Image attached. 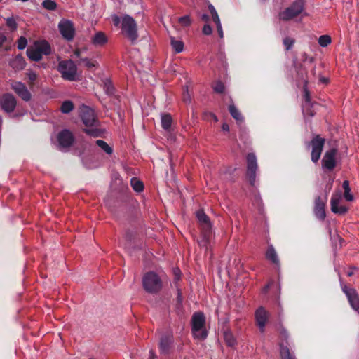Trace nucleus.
Listing matches in <instances>:
<instances>
[{
	"label": "nucleus",
	"mask_w": 359,
	"mask_h": 359,
	"mask_svg": "<svg viewBox=\"0 0 359 359\" xmlns=\"http://www.w3.org/2000/svg\"><path fill=\"white\" fill-rule=\"evenodd\" d=\"M130 184L134 191L136 192H141L144 189V184L143 182L138 180L137 177H133L130 180Z\"/></svg>",
	"instance_id": "7c9ffc66"
},
{
	"label": "nucleus",
	"mask_w": 359,
	"mask_h": 359,
	"mask_svg": "<svg viewBox=\"0 0 359 359\" xmlns=\"http://www.w3.org/2000/svg\"><path fill=\"white\" fill-rule=\"evenodd\" d=\"M325 139L320 137V135H314L310 141L304 142L307 150L311 148V160L313 163H317L322 154L325 146Z\"/></svg>",
	"instance_id": "20e7f679"
},
{
	"label": "nucleus",
	"mask_w": 359,
	"mask_h": 359,
	"mask_svg": "<svg viewBox=\"0 0 359 359\" xmlns=\"http://www.w3.org/2000/svg\"><path fill=\"white\" fill-rule=\"evenodd\" d=\"M80 117L83 123L87 127H97L100 124L95 111L89 107L83 105L80 109Z\"/></svg>",
	"instance_id": "1a4fd4ad"
},
{
	"label": "nucleus",
	"mask_w": 359,
	"mask_h": 359,
	"mask_svg": "<svg viewBox=\"0 0 359 359\" xmlns=\"http://www.w3.org/2000/svg\"><path fill=\"white\" fill-rule=\"evenodd\" d=\"M337 149L332 148L325 151L322 159V168L325 170L332 171L337 166Z\"/></svg>",
	"instance_id": "ddd939ff"
},
{
	"label": "nucleus",
	"mask_w": 359,
	"mask_h": 359,
	"mask_svg": "<svg viewBox=\"0 0 359 359\" xmlns=\"http://www.w3.org/2000/svg\"><path fill=\"white\" fill-rule=\"evenodd\" d=\"M121 27L123 33L132 43H134L138 38L137 24L135 20L128 15H125L122 20Z\"/></svg>",
	"instance_id": "0eeeda50"
},
{
	"label": "nucleus",
	"mask_w": 359,
	"mask_h": 359,
	"mask_svg": "<svg viewBox=\"0 0 359 359\" xmlns=\"http://www.w3.org/2000/svg\"><path fill=\"white\" fill-rule=\"evenodd\" d=\"M224 339L226 344L229 347H233L237 344L236 338L229 330L224 332Z\"/></svg>",
	"instance_id": "a878e982"
},
{
	"label": "nucleus",
	"mask_w": 359,
	"mask_h": 359,
	"mask_svg": "<svg viewBox=\"0 0 359 359\" xmlns=\"http://www.w3.org/2000/svg\"><path fill=\"white\" fill-rule=\"evenodd\" d=\"M305 8L304 0H295L290 6L279 13V18L283 21H289L299 15Z\"/></svg>",
	"instance_id": "423d86ee"
},
{
	"label": "nucleus",
	"mask_w": 359,
	"mask_h": 359,
	"mask_svg": "<svg viewBox=\"0 0 359 359\" xmlns=\"http://www.w3.org/2000/svg\"><path fill=\"white\" fill-rule=\"evenodd\" d=\"M283 43L286 50H290L295 43V39L289 36L283 39Z\"/></svg>",
	"instance_id": "4c0bfd02"
},
{
	"label": "nucleus",
	"mask_w": 359,
	"mask_h": 359,
	"mask_svg": "<svg viewBox=\"0 0 359 359\" xmlns=\"http://www.w3.org/2000/svg\"><path fill=\"white\" fill-rule=\"evenodd\" d=\"M222 128L224 131H229V126L227 123H224L222 126Z\"/></svg>",
	"instance_id": "e2e57ef3"
},
{
	"label": "nucleus",
	"mask_w": 359,
	"mask_h": 359,
	"mask_svg": "<svg viewBox=\"0 0 359 359\" xmlns=\"http://www.w3.org/2000/svg\"><path fill=\"white\" fill-rule=\"evenodd\" d=\"M11 89L24 101L29 102L32 99V94L25 83L20 81H12Z\"/></svg>",
	"instance_id": "2eb2a0df"
},
{
	"label": "nucleus",
	"mask_w": 359,
	"mask_h": 359,
	"mask_svg": "<svg viewBox=\"0 0 359 359\" xmlns=\"http://www.w3.org/2000/svg\"><path fill=\"white\" fill-rule=\"evenodd\" d=\"M92 43L95 46H102L107 42V37L102 32H97L91 39Z\"/></svg>",
	"instance_id": "412c9836"
},
{
	"label": "nucleus",
	"mask_w": 359,
	"mask_h": 359,
	"mask_svg": "<svg viewBox=\"0 0 359 359\" xmlns=\"http://www.w3.org/2000/svg\"><path fill=\"white\" fill-rule=\"evenodd\" d=\"M332 42L331 37L328 35H322L318 39V43L322 47H326Z\"/></svg>",
	"instance_id": "e433bc0d"
},
{
	"label": "nucleus",
	"mask_w": 359,
	"mask_h": 359,
	"mask_svg": "<svg viewBox=\"0 0 359 359\" xmlns=\"http://www.w3.org/2000/svg\"><path fill=\"white\" fill-rule=\"evenodd\" d=\"M111 18L114 25L118 27L121 22L120 18L117 15H114Z\"/></svg>",
	"instance_id": "5fc2aeb1"
},
{
	"label": "nucleus",
	"mask_w": 359,
	"mask_h": 359,
	"mask_svg": "<svg viewBox=\"0 0 359 359\" xmlns=\"http://www.w3.org/2000/svg\"><path fill=\"white\" fill-rule=\"evenodd\" d=\"M142 286L147 292L157 294L163 287V282L157 273L149 271L142 277Z\"/></svg>",
	"instance_id": "7ed1b4c3"
},
{
	"label": "nucleus",
	"mask_w": 359,
	"mask_h": 359,
	"mask_svg": "<svg viewBox=\"0 0 359 359\" xmlns=\"http://www.w3.org/2000/svg\"><path fill=\"white\" fill-rule=\"evenodd\" d=\"M339 281L341 290L345 294L351 308L355 311H359V295L357 290L345 284L340 276Z\"/></svg>",
	"instance_id": "6e6552de"
},
{
	"label": "nucleus",
	"mask_w": 359,
	"mask_h": 359,
	"mask_svg": "<svg viewBox=\"0 0 359 359\" xmlns=\"http://www.w3.org/2000/svg\"><path fill=\"white\" fill-rule=\"evenodd\" d=\"M174 347V336L172 332H167L161 335L158 348L160 354L168 355L172 351Z\"/></svg>",
	"instance_id": "9b49d317"
},
{
	"label": "nucleus",
	"mask_w": 359,
	"mask_h": 359,
	"mask_svg": "<svg viewBox=\"0 0 359 359\" xmlns=\"http://www.w3.org/2000/svg\"><path fill=\"white\" fill-rule=\"evenodd\" d=\"M208 9H209V11H210V12L211 15H212V14H213V13H217L216 9L215 8V7H214L211 4H210L208 5Z\"/></svg>",
	"instance_id": "052dcab7"
},
{
	"label": "nucleus",
	"mask_w": 359,
	"mask_h": 359,
	"mask_svg": "<svg viewBox=\"0 0 359 359\" xmlns=\"http://www.w3.org/2000/svg\"><path fill=\"white\" fill-rule=\"evenodd\" d=\"M180 279V276L175 274V282L178 281Z\"/></svg>",
	"instance_id": "774afa93"
},
{
	"label": "nucleus",
	"mask_w": 359,
	"mask_h": 359,
	"mask_svg": "<svg viewBox=\"0 0 359 359\" xmlns=\"http://www.w3.org/2000/svg\"><path fill=\"white\" fill-rule=\"evenodd\" d=\"M8 42V38L6 36V32L4 29L0 27V48L3 47L4 43Z\"/></svg>",
	"instance_id": "c03bdc74"
},
{
	"label": "nucleus",
	"mask_w": 359,
	"mask_h": 359,
	"mask_svg": "<svg viewBox=\"0 0 359 359\" xmlns=\"http://www.w3.org/2000/svg\"><path fill=\"white\" fill-rule=\"evenodd\" d=\"M74 108V103L70 100L64 101L60 107V110L63 114H69Z\"/></svg>",
	"instance_id": "72a5a7b5"
},
{
	"label": "nucleus",
	"mask_w": 359,
	"mask_h": 359,
	"mask_svg": "<svg viewBox=\"0 0 359 359\" xmlns=\"http://www.w3.org/2000/svg\"><path fill=\"white\" fill-rule=\"evenodd\" d=\"M172 118L169 114H163L161 115V122L162 128L166 130L170 131L172 123Z\"/></svg>",
	"instance_id": "4be33fe9"
},
{
	"label": "nucleus",
	"mask_w": 359,
	"mask_h": 359,
	"mask_svg": "<svg viewBox=\"0 0 359 359\" xmlns=\"http://www.w3.org/2000/svg\"><path fill=\"white\" fill-rule=\"evenodd\" d=\"M266 257L269 260H270L274 264H276L277 266L279 265V259L278 257V255L276 252L275 248L272 245H270L268 248L266 253Z\"/></svg>",
	"instance_id": "b1692460"
},
{
	"label": "nucleus",
	"mask_w": 359,
	"mask_h": 359,
	"mask_svg": "<svg viewBox=\"0 0 359 359\" xmlns=\"http://www.w3.org/2000/svg\"><path fill=\"white\" fill-rule=\"evenodd\" d=\"M135 236H136V233L133 231L128 230L126 232V235H125L126 239L130 242L133 241L135 238Z\"/></svg>",
	"instance_id": "8fccbe9b"
},
{
	"label": "nucleus",
	"mask_w": 359,
	"mask_h": 359,
	"mask_svg": "<svg viewBox=\"0 0 359 359\" xmlns=\"http://www.w3.org/2000/svg\"><path fill=\"white\" fill-rule=\"evenodd\" d=\"M176 287H177V290L176 305H177V308H180L182 306L183 297H182V292L181 289L178 286H176Z\"/></svg>",
	"instance_id": "49530a36"
},
{
	"label": "nucleus",
	"mask_w": 359,
	"mask_h": 359,
	"mask_svg": "<svg viewBox=\"0 0 359 359\" xmlns=\"http://www.w3.org/2000/svg\"><path fill=\"white\" fill-rule=\"evenodd\" d=\"M229 111L231 114V116L238 121H242L243 118L238 111V109L235 107L234 104H230L229 106Z\"/></svg>",
	"instance_id": "2f4dec72"
},
{
	"label": "nucleus",
	"mask_w": 359,
	"mask_h": 359,
	"mask_svg": "<svg viewBox=\"0 0 359 359\" xmlns=\"http://www.w3.org/2000/svg\"><path fill=\"white\" fill-rule=\"evenodd\" d=\"M212 32V29L210 25H205L203 27V33L205 35H210Z\"/></svg>",
	"instance_id": "603ef678"
},
{
	"label": "nucleus",
	"mask_w": 359,
	"mask_h": 359,
	"mask_svg": "<svg viewBox=\"0 0 359 359\" xmlns=\"http://www.w3.org/2000/svg\"><path fill=\"white\" fill-rule=\"evenodd\" d=\"M171 46L177 53H181L184 48V43L182 41L175 40L171 38Z\"/></svg>",
	"instance_id": "c9c22d12"
},
{
	"label": "nucleus",
	"mask_w": 359,
	"mask_h": 359,
	"mask_svg": "<svg viewBox=\"0 0 359 359\" xmlns=\"http://www.w3.org/2000/svg\"><path fill=\"white\" fill-rule=\"evenodd\" d=\"M342 188L344 189V197L347 201H353L354 199L353 196L351 194V188L349 182L344 180L342 183Z\"/></svg>",
	"instance_id": "cd10ccee"
},
{
	"label": "nucleus",
	"mask_w": 359,
	"mask_h": 359,
	"mask_svg": "<svg viewBox=\"0 0 359 359\" xmlns=\"http://www.w3.org/2000/svg\"><path fill=\"white\" fill-rule=\"evenodd\" d=\"M27 57L32 61L38 62L40 61L42 58V55L39 51V50L36 48H27Z\"/></svg>",
	"instance_id": "bb28decb"
},
{
	"label": "nucleus",
	"mask_w": 359,
	"mask_h": 359,
	"mask_svg": "<svg viewBox=\"0 0 359 359\" xmlns=\"http://www.w3.org/2000/svg\"><path fill=\"white\" fill-rule=\"evenodd\" d=\"M280 348L281 359H296L295 357L290 353V351L287 346H284L283 344H280Z\"/></svg>",
	"instance_id": "c756f323"
},
{
	"label": "nucleus",
	"mask_w": 359,
	"mask_h": 359,
	"mask_svg": "<svg viewBox=\"0 0 359 359\" xmlns=\"http://www.w3.org/2000/svg\"><path fill=\"white\" fill-rule=\"evenodd\" d=\"M341 195L339 194H333L330 200L331 210L340 215H345L348 212V208L344 205H339Z\"/></svg>",
	"instance_id": "a211bd4d"
},
{
	"label": "nucleus",
	"mask_w": 359,
	"mask_h": 359,
	"mask_svg": "<svg viewBox=\"0 0 359 359\" xmlns=\"http://www.w3.org/2000/svg\"><path fill=\"white\" fill-rule=\"evenodd\" d=\"M81 62H82L84 65L88 68V69H90L93 67H95L96 65H97V62L95 61V60H89L88 58L87 57H85V58H81Z\"/></svg>",
	"instance_id": "37998d69"
},
{
	"label": "nucleus",
	"mask_w": 359,
	"mask_h": 359,
	"mask_svg": "<svg viewBox=\"0 0 359 359\" xmlns=\"http://www.w3.org/2000/svg\"><path fill=\"white\" fill-rule=\"evenodd\" d=\"M196 217L201 227V236L203 238L201 245L206 246L212 235V224L210 217L203 210H199L196 212Z\"/></svg>",
	"instance_id": "39448f33"
},
{
	"label": "nucleus",
	"mask_w": 359,
	"mask_h": 359,
	"mask_svg": "<svg viewBox=\"0 0 359 359\" xmlns=\"http://www.w3.org/2000/svg\"><path fill=\"white\" fill-rule=\"evenodd\" d=\"M302 62L309 61L310 63H312L314 61L313 57H309L307 53H303L301 55Z\"/></svg>",
	"instance_id": "864d4df0"
},
{
	"label": "nucleus",
	"mask_w": 359,
	"mask_h": 359,
	"mask_svg": "<svg viewBox=\"0 0 359 359\" xmlns=\"http://www.w3.org/2000/svg\"><path fill=\"white\" fill-rule=\"evenodd\" d=\"M178 22L183 27H189L191 24V20L188 15L180 17Z\"/></svg>",
	"instance_id": "a19ab883"
},
{
	"label": "nucleus",
	"mask_w": 359,
	"mask_h": 359,
	"mask_svg": "<svg viewBox=\"0 0 359 359\" xmlns=\"http://www.w3.org/2000/svg\"><path fill=\"white\" fill-rule=\"evenodd\" d=\"M294 68L299 79L304 81L307 80V70L302 64H294Z\"/></svg>",
	"instance_id": "c85d7f7f"
},
{
	"label": "nucleus",
	"mask_w": 359,
	"mask_h": 359,
	"mask_svg": "<svg viewBox=\"0 0 359 359\" xmlns=\"http://www.w3.org/2000/svg\"><path fill=\"white\" fill-rule=\"evenodd\" d=\"M83 131L88 135L93 137H102L104 136V134L105 133V130L104 129L101 128H84Z\"/></svg>",
	"instance_id": "5701e85b"
},
{
	"label": "nucleus",
	"mask_w": 359,
	"mask_h": 359,
	"mask_svg": "<svg viewBox=\"0 0 359 359\" xmlns=\"http://www.w3.org/2000/svg\"><path fill=\"white\" fill-rule=\"evenodd\" d=\"M149 354H150V356H149L150 359H156V355L154 350H150Z\"/></svg>",
	"instance_id": "680f3d73"
},
{
	"label": "nucleus",
	"mask_w": 359,
	"mask_h": 359,
	"mask_svg": "<svg viewBox=\"0 0 359 359\" xmlns=\"http://www.w3.org/2000/svg\"><path fill=\"white\" fill-rule=\"evenodd\" d=\"M354 274V272L353 270H350L347 271L346 275L349 277L352 276Z\"/></svg>",
	"instance_id": "338daca9"
},
{
	"label": "nucleus",
	"mask_w": 359,
	"mask_h": 359,
	"mask_svg": "<svg viewBox=\"0 0 359 359\" xmlns=\"http://www.w3.org/2000/svg\"><path fill=\"white\" fill-rule=\"evenodd\" d=\"M74 55L76 57L79 58L80 60H81V58H82V57H81V50L80 49H79V48H76V49L74 51Z\"/></svg>",
	"instance_id": "13d9d810"
},
{
	"label": "nucleus",
	"mask_w": 359,
	"mask_h": 359,
	"mask_svg": "<svg viewBox=\"0 0 359 359\" xmlns=\"http://www.w3.org/2000/svg\"><path fill=\"white\" fill-rule=\"evenodd\" d=\"M325 207V202L321 199L320 196H318L315 199L314 212L316 216L321 220H323L326 216Z\"/></svg>",
	"instance_id": "6ab92c4d"
},
{
	"label": "nucleus",
	"mask_w": 359,
	"mask_h": 359,
	"mask_svg": "<svg viewBox=\"0 0 359 359\" xmlns=\"http://www.w3.org/2000/svg\"><path fill=\"white\" fill-rule=\"evenodd\" d=\"M58 29L63 39L65 40L70 41L74 38L75 27L71 20L62 19L58 24Z\"/></svg>",
	"instance_id": "f8f14e48"
},
{
	"label": "nucleus",
	"mask_w": 359,
	"mask_h": 359,
	"mask_svg": "<svg viewBox=\"0 0 359 359\" xmlns=\"http://www.w3.org/2000/svg\"><path fill=\"white\" fill-rule=\"evenodd\" d=\"M191 327L195 339L203 341L207 338L208 332L205 328V317L203 312L194 313L191 318Z\"/></svg>",
	"instance_id": "f257e3e1"
},
{
	"label": "nucleus",
	"mask_w": 359,
	"mask_h": 359,
	"mask_svg": "<svg viewBox=\"0 0 359 359\" xmlns=\"http://www.w3.org/2000/svg\"><path fill=\"white\" fill-rule=\"evenodd\" d=\"M96 144L100 147L106 154L111 155L113 153V149L105 141L102 140H97L95 142Z\"/></svg>",
	"instance_id": "473e14b6"
},
{
	"label": "nucleus",
	"mask_w": 359,
	"mask_h": 359,
	"mask_svg": "<svg viewBox=\"0 0 359 359\" xmlns=\"http://www.w3.org/2000/svg\"><path fill=\"white\" fill-rule=\"evenodd\" d=\"M320 81L321 83H327V82H328V79H327V78H325V77H321V78L320 79Z\"/></svg>",
	"instance_id": "69168bd1"
},
{
	"label": "nucleus",
	"mask_w": 359,
	"mask_h": 359,
	"mask_svg": "<svg viewBox=\"0 0 359 359\" xmlns=\"http://www.w3.org/2000/svg\"><path fill=\"white\" fill-rule=\"evenodd\" d=\"M25 60L24 57L20 55H16L13 60H11L9 62V65L15 70L19 71L24 69L25 67Z\"/></svg>",
	"instance_id": "aec40b11"
},
{
	"label": "nucleus",
	"mask_w": 359,
	"mask_h": 359,
	"mask_svg": "<svg viewBox=\"0 0 359 359\" xmlns=\"http://www.w3.org/2000/svg\"><path fill=\"white\" fill-rule=\"evenodd\" d=\"M306 114L310 116H313L315 115V112L312 109H308L306 110Z\"/></svg>",
	"instance_id": "0e129e2a"
},
{
	"label": "nucleus",
	"mask_w": 359,
	"mask_h": 359,
	"mask_svg": "<svg viewBox=\"0 0 359 359\" xmlns=\"http://www.w3.org/2000/svg\"><path fill=\"white\" fill-rule=\"evenodd\" d=\"M201 19L204 22H208L210 20V16L208 14H203L201 16Z\"/></svg>",
	"instance_id": "bf43d9fd"
},
{
	"label": "nucleus",
	"mask_w": 359,
	"mask_h": 359,
	"mask_svg": "<svg viewBox=\"0 0 359 359\" xmlns=\"http://www.w3.org/2000/svg\"><path fill=\"white\" fill-rule=\"evenodd\" d=\"M27 76L30 81V85H32L38 78V75L32 71L27 72Z\"/></svg>",
	"instance_id": "3c124183"
},
{
	"label": "nucleus",
	"mask_w": 359,
	"mask_h": 359,
	"mask_svg": "<svg viewBox=\"0 0 359 359\" xmlns=\"http://www.w3.org/2000/svg\"><path fill=\"white\" fill-rule=\"evenodd\" d=\"M27 45V40L24 36H20L18 40V48L19 50H23Z\"/></svg>",
	"instance_id": "de8ad7c7"
},
{
	"label": "nucleus",
	"mask_w": 359,
	"mask_h": 359,
	"mask_svg": "<svg viewBox=\"0 0 359 359\" xmlns=\"http://www.w3.org/2000/svg\"><path fill=\"white\" fill-rule=\"evenodd\" d=\"M104 89L107 94L108 95H114V87L110 81H106L104 84Z\"/></svg>",
	"instance_id": "ea45409f"
},
{
	"label": "nucleus",
	"mask_w": 359,
	"mask_h": 359,
	"mask_svg": "<svg viewBox=\"0 0 359 359\" xmlns=\"http://www.w3.org/2000/svg\"><path fill=\"white\" fill-rule=\"evenodd\" d=\"M42 6L47 10L54 11L57 8V4L53 0H44Z\"/></svg>",
	"instance_id": "58836bf2"
},
{
	"label": "nucleus",
	"mask_w": 359,
	"mask_h": 359,
	"mask_svg": "<svg viewBox=\"0 0 359 359\" xmlns=\"http://www.w3.org/2000/svg\"><path fill=\"white\" fill-rule=\"evenodd\" d=\"M308 81L304 80V102L305 106L313 107V104H311V96L309 90L307 89Z\"/></svg>",
	"instance_id": "f704fd0d"
},
{
	"label": "nucleus",
	"mask_w": 359,
	"mask_h": 359,
	"mask_svg": "<svg viewBox=\"0 0 359 359\" xmlns=\"http://www.w3.org/2000/svg\"><path fill=\"white\" fill-rule=\"evenodd\" d=\"M57 140L61 147L67 148L72 145L74 137L70 130L65 129L59 133Z\"/></svg>",
	"instance_id": "f3484780"
},
{
	"label": "nucleus",
	"mask_w": 359,
	"mask_h": 359,
	"mask_svg": "<svg viewBox=\"0 0 359 359\" xmlns=\"http://www.w3.org/2000/svg\"><path fill=\"white\" fill-rule=\"evenodd\" d=\"M0 105L6 113H12L17 106V100L11 93H4L0 97Z\"/></svg>",
	"instance_id": "4468645a"
},
{
	"label": "nucleus",
	"mask_w": 359,
	"mask_h": 359,
	"mask_svg": "<svg viewBox=\"0 0 359 359\" xmlns=\"http://www.w3.org/2000/svg\"><path fill=\"white\" fill-rule=\"evenodd\" d=\"M216 26H217V29L218 34H219V37L223 38L224 33H223L222 25L218 24V25H216Z\"/></svg>",
	"instance_id": "4d7b16f0"
},
{
	"label": "nucleus",
	"mask_w": 359,
	"mask_h": 359,
	"mask_svg": "<svg viewBox=\"0 0 359 359\" xmlns=\"http://www.w3.org/2000/svg\"><path fill=\"white\" fill-rule=\"evenodd\" d=\"M36 48L41 53V54L48 55L51 53V47L48 42L46 41H41L36 44Z\"/></svg>",
	"instance_id": "393cba45"
},
{
	"label": "nucleus",
	"mask_w": 359,
	"mask_h": 359,
	"mask_svg": "<svg viewBox=\"0 0 359 359\" xmlns=\"http://www.w3.org/2000/svg\"><path fill=\"white\" fill-rule=\"evenodd\" d=\"M57 71L60 73L61 77L65 81H76L79 80L77 66L72 60L60 61Z\"/></svg>",
	"instance_id": "f03ea898"
},
{
	"label": "nucleus",
	"mask_w": 359,
	"mask_h": 359,
	"mask_svg": "<svg viewBox=\"0 0 359 359\" xmlns=\"http://www.w3.org/2000/svg\"><path fill=\"white\" fill-rule=\"evenodd\" d=\"M247 170L246 177L251 186H254L256 180V172L258 168L257 157L254 153H249L246 156Z\"/></svg>",
	"instance_id": "9d476101"
},
{
	"label": "nucleus",
	"mask_w": 359,
	"mask_h": 359,
	"mask_svg": "<svg viewBox=\"0 0 359 359\" xmlns=\"http://www.w3.org/2000/svg\"><path fill=\"white\" fill-rule=\"evenodd\" d=\"M6 25L11 29V31H15L18 28V24L15 22L13 18H7L6 19Z\"/></svg>",
	"instance_id": "79ce46f5"
},
{
	"label": "nucleus",
	"mask_w": 359,
	"mask_h": 359,
	"mask_svg": "<svg viewBox=\"0 0 359 359\" xmlns=\"http://www.w3.org/2000/svg\"><path fill=\"white\" fill-rule=\"evenodd\" d=\"M278 331L282 339L287 341L289 337L287 331L281 325L278 328Z\"/></svg>",
	"instance_id": "09e8293b"
},
{
	"label": "nucleus",
	"mask_w": 359,
	"mask_h": 359,
	"mask_svg": "<svg viewBox=\"0 0 359 359\" xmlns=\"http://www.w3.org/2000/svg\"><path fill=\"white\" fill-rule=\"evenodd\" d=\"M256 325L261 332L265 330V326L269 319V313L263 307L259 306L255 313Z\"/></svg>",
	"instance_id": "dca6fc26"
},
{
	"label": "nucleus",
	"mask_w": 359,
	"mask_h": 359,
	"mask_svg": "<svg viewBox=\"0 0 359 359\" xmlns=\"http://www.w3.org/2000/svg\"><path fill=\"white\" fill-rule=\"evenodd\" d=\"M213 89H214L215 92L221 94L224 92L225 86L222 82L217 81L213 86Z\"/></svg>",
	"instance_id": "a18cd8bd"
},
{
	"label": "nucleus",
	"mask_w": 359,
	"mask_h": 359,
	"mask_svg": "<svg viewBox=\"0 0 359 359\" xmlns=\"http://www.w3.org/2000/svg\"><path fill=\"white\" fill-rule=\"evenodd\" d=\"M211 15H212V20L214 21V22L216 25L221 24L220 19H219L217 12L212 14Z\"/></svg>",
	"instance_id": "6e6d98bb"
}]
</instances>
